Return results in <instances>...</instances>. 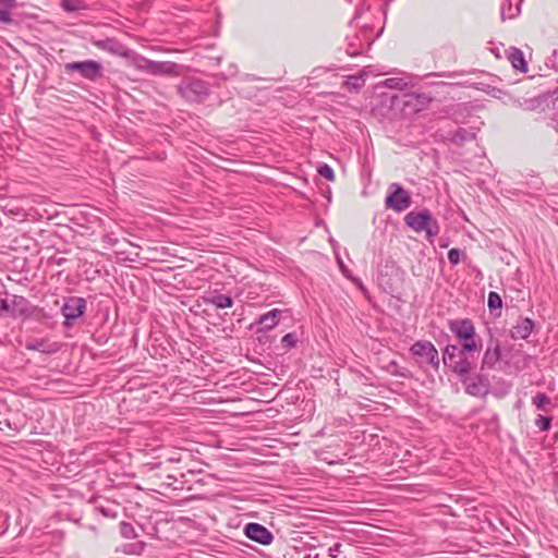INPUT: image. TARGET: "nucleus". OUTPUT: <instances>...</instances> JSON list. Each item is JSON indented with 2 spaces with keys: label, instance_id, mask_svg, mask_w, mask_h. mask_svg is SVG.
<instances>
[{
  "label": "nucleus",
  "instance_id": "obj_1",
  "mask_svg": "<svg viewBox=\"0 0 558 558\" xmlns=\"http://www.w3.org/2000/svg\"><path fill=\"white\" fill-rule=\"evenodd\" d=\"M481 348L470 344H447L441 352V361L450 372L458 375L462 383L466 381L468 376L475 368L476 355Z\"/></svg>",
  "mask_w": 558,
  "mask_h": 558
},
{
  "label": "nucleus",
  "instance_id": "obj_2",
  "mask_svg": "<svg viewBox=\"0 0 558 558\" xmlns=\"http://www.w3.org/2000/svg\"><path fill=\"white\" fill-rule=\"evenodd\" d=\"M404 222L415 232H425L429 242L438 235L440 231L439 223L428 209L421 211H410L404 217Z\"/></svg>",
  "mask_w": 558,
  "mask_h": 558
},
{
  "label": "nucleus",
  "instance_id": "obj_3",
  "mask_svg": "<svg viewBox=\"0 0 558 558\" xmlns=\"http://www.w3.org/2000/svg\"><path fill=\"white\" fill-rule=\"evenodd\" d=\"M449 330L454 335L459 344L481 348L482 340L477 336L473 322L469 318H458L448 322Z\"/></svg>",
  "mask_w": 558,
  "mask_h": 558
},
{
  "label": "nucleus",
  "instance_id": "obj_4",
  "mask_svg": "<svg viewBox=\"0 0 558 558\" xmlns=\"http://www.w3.org/2000/svg\"><path fill=\"white\" fill-rule=\"evenodd\" d=\"M411 206V195L398 183H391L385 198V207L396 213H402Z\"/></svg>",
  "mask_w": 558,
  "mask_h": 558
},
{
  "label": "nucleus",
  "instance_id": "obj_5",
  "mask_svg": "<svg viewBox=\"0 0 558 558\" xmlns=\"http://www.w3.org/2000/svg\"><path fill=\"white\" fill-rule=\"evenodd\" d=\"M410 352L412 355L420 357L422 363L428 364L435 372H438L440 357L436 347L430 341L418 340L414 342Z\"/></svg>",
  "mask_w": 558,
  "mask_h": 558
},
{
  "label": "nucleus",
  "instance_id": "obj_6",
  "mask_svg": "<svg viewBox=\"0 0 558 558\" xmlns=\"http://www.w3.org/2000/svg\"><path fill=\"white\" fill-rule=\"evenodd\" d=\"M102 64L95 60L74 61L64 64L65 73L77 72L83 78L96 81L102 76Z\"/></svg>",
  "mask_w": 558,
  "mask_h": 558
},
{
  "label": "nucleus",
  "instance_id": "obj_7",
  "mask_svg": "<svg viewBox=\"0 0 558 558\" xmlns=\"http://www.w3.org/2000/svg\"><path fill=\"white\" fill-rule=\"evenodd\" d=\"M183 98L192 102H202L209 95L207 83L201 80H191L179 87Z\"/></svg>",
  "mask_w": 558,
  "mask_h": 558
},
{
  "label": "nucleus",
  "instance_id": "obj_8",
  "mask_svg": "<svg viewBox=\"0 0 558 558\" xmlns=\"http://www.w3.org/2000/svg\"><path fill=\"white\" fill-rule=\"evenodd\" d=\"M86 300L80 296H70L65 300L61 307V313L64 316V326L70 327L72 323L84 315L86 311Z\"/></svg>",
  "mask_w": 558,
  "mask_h": 558
},
{
  "label": "nucleus",
  "instance_id": "obj_9",
  "mask_svg": "<svg viewBox=\"0 0 558 558\" xmlns=\"http://www.w3.org/2000/svg\"><path fill=\"white\" fill-rule=\"evenodd\" d=\"M244 534L250 539L262 545H269L274 539L272 533L267 527L254 522L247 523L245 525Z\"/></svg>",
  "mask_w": 558,
  "mask_h": 558
},
{
  "label": "nucleus",
  "instance_id": "obj_10",
  "mask_svg": "<svg viewBox=\"0 0 558 558\" xmlns=\"http://www.w3.org/2000/svg\"><path fill=\"white\" fill-rule=\"evenodd\" d=\"M501 359L500 344L496 340H490L482 359V369L493 368Z\"/></svg>",
  "mask_w": 558,
  "mask_h": 558
},
{
  "label": "nucleus",
  "instance_id": "obj_11",
  "mask_svg": "<svg viewBox=\"0 0 558 558\" xmlns=\"http://www.w3.org/2000/svg\"><path fill=\"white\" fill-rule=\"evenodd\" d=\"M282 315V311L279 308H274L263 315H260L257 319V324L262 325V328L258 331H269L274 329L280 322Z\"/></svg>",
  "mask_w": 558,
  "mask_h": 558
},
{
  "label": "nucleus",
  "instance_id": "obj_12",
  "mask_svg": "<svg viewBox=\"0 0 558 558\" xmlns=\"http://www.w3.org/2000/svg\"><path fill=\"white\" fill-rule=\"evenodd\" d=\"M534 328V322L531 318H520L510 330L512 339H526Z\"/></svg>",
  "mask_w": 558,
  "mask_h": 558
},
{
  "label": "nucleus",
  "instance_id": "obj_13",
  "mask_svg": "<svg viewBox=\"0 0 558 558\" xmlns=\"http://www.w3.org/2000/svg\"><path fill=\"white\" fill-rule=\"evenodd\" d=\"M94 45L105 51H108L112 54L121 56V57H128V49L123 47L119 41L114 39H105V40H97L94 43Z\"/></svg>",
  "mask_w": 558,
  "mask_h": 558
},
{
  "label": "nucleus",
  "instance_id": "obj_14",
  "mask_svg": "<svg viewBox=\"0 0 558 558\" xmlns=\"http://www.w3.org/2000/svg\"><path fill=\"white\" fill-rule=\"evenodd\" d=\"M151 75H178L177 71V63L170 62V61H154L153 64H150Z\"/></svg>",
  "mask_w": 558,
  "mask_h": 558
},
{
  "label": "nucleus",
  "instance_id": "obj_15",
  "mask_svg": "<svg viewBox=\"0 0 558 558\" xmlns=\"http://www.w3.org/2000/svg\"><path fill=\"white\" fill-rule=\"evenodd\" d=\"M507 57H508V60L510 61L511 65L515 70H519L521 72H526L527 71V64L525 62L523 52L520 49L511 47L507 51Z\"/></svg>",
  "mask_w": 558,
  "mask_h": 558
},
{
  "label": "nucleus",
  "instance_id": "obj_16",
  "mask_svg": "<svg viewBox=\"0 0 558 558\" xmlns=\"http://www.w3.org/2000/svg\"><path fill=\"white\" fill-rule=\"evenodd\" d=\"M464 384L465 392L470 396L482 397L487 392V386L485 385L484 380L480 377L471 380H469L468 377Z\"/></svg>",
  "mask_w": 558,
  "mask_h": 558
},
{
  "label": "nucleus",
  "instance_id": "obj_17",
  "mask_svg": "<svg viewBox=\"0 0 558 558\" xmlns=\"http://www.w3.org/2000/svg\"><path fill=\"white\" fill-rule=\"evenodd\" d=\"M447 138L451 141L453 144L462 145L465 142H471L472 140H474L475 133L473 132V130L459 128L456 131L449 133Z\"/></svg>",
  "mask_w": 558,
  "mask_h": 558
},
{
  "label": "nucleus",
  "instance_id": "obj_18",
  "mask_svg": "<svg viewBox=\"0 0 558 558\" xmlns=\"http://www.w3.org/2000/svg\"><path fill=\"white\" fill-rule=\"evenodd\" d=\"M25 348L41 353H53L57 351L54 344H50L44 339H32L25 343Z\"/></svg>",
  "mask_w": 558,
  "mask_h": 558
},
{
  "label": "nucleus",
  "instance_id": "obj_19",
  "mask_svg": "<svg viewBox=\"0 0 558 558\" xmlns=\"http://www.w3.org/2000/svg\"><path fill=\"white\" fill-rule=\"evenodd\" d=\"M28 314V301L24 296L15 295L11 302V315L23 316Z\"/></svg>",
  "mask_w": 558,
  "mask_h": 558
},
{
  "label": "nucleus",
  "instance_id": "obj_20",
  "mask_svg": "<svg viewBox=\"0 0 558 558\" xmlns=\"http://www.w3.org/2000/svg\"><path fill=\"white\" fill-rule=\"evenodd\" d=\"M206 304H211L217 308H228L233 305V300L229 295L217 294L204 299Z\"/></svg>",
  "mask_w": 558,
  "mask_h": 558
},
{
  "label": "nucleus",
  "instance_id": "obj_21",
  "mask_svg": "<svg viewBox=\"0 0 558 558\" xmlns=\"http://www.w3.org/2000/svg\"><path fill=\"white\" fill-rule=\"evenodd\" d=\"M532 404L542 412H548L554 407L550 398L544 392L536 393L532 398Z\"/></svg>",
  "mask_w": 558,
  "mask_h": 558
},
{
  "label": "nucleus",
  "instance_id": "obj_22",
  "mask_svg": "<svg viewBox=\"0 0 558 558\" xmlns=\"http://www.w3.org/2000/svg\"><path fill=\"white\" fill-rule=\"evenodd\" d=\"M519 13V8H513L511 2L502 3L500 8L501 20L513 19Z\"/></svg>",
  "mask_w": 558,
  "mask_h": 558
},
{
  "label": "nucleus",
  "instance_id": "obj_23",
  "mask_svg": "<svg viewBox=\"0 0 558 558\" xmlns=\"http://www.w3.org/2000/svg\"><path fill=\"white\" fill-rule=\"evenodd\" d=\"M120 533L121 536L126 539H133L137 537V533L135 532L133 524L129 522L123 521L120 523Z\"/></svg>",
  "mask_w": 558,
  "mask_h": 558
},
{
  "label": "nucleus",
  "instance_id": "obj_24",
  "mask_svg": "<svg viewBox=\"0 0 558 558\" xmlns=\"http://www.w3.org/2000/svg\"><path fill=\"white\" fill-rule=\"evenodd\" d=\"M487 303L490 312H494L496 310L500 311L502 307V300L500 295L494 291L488 293Z\"/></svg>",
  "mask_w": 558,
  "mask_h": 558
},
{
  "label": "nucleus",
  "instance_id": "obj_25",
  "mask_svg": "<svg viewBox=\"0 0 558 558\" xmlns=\"http://www.w3.org/2000/svg\"><path fill=\"white\" fill-rule=\"evenodd\" d=\"M61 8L66 12H75L84 9L85 5L80 0H62Z\"/></svg>",
  "mask_w": 558,
  "mask_h": 558
},
{
  "label": "nucleus",
  "instance_id": "obj_26",
  "mask_svg": "<svg viewBox=\"0 0 558 558\" xmlns=\"http://www.w3.org/2000/svg\"><path fill=\"white\" fill-rule=\"evenodd\" d=\"M551 416L538 414L534 421V424L541 432H547L551 427Z\"/></svg>",
  "mask_w": 558,
  "mask_h": 558
},
{
  "label": "nucleus",
  "instance_id": "obj_27",
  "mask_svg": "<svg viewBox=\"0 0 558 558\" xmlns=\"http://www.w3.org/2000/svg\"><path fill=\"white\" fill-rule=\"evenodd\" d=\"M388 372L395 376L408 378L410 377V372L407 368H402L398 365L396 361H391L388 365Z\"/></svg>",
  "mask_w": 558,
  "mask_h": 558
},
{
  "label": "nucleus",
  "instance_id": "obj_28",
  "mask_svg": "<svg viewBox=\"0 0 558 558\" xmlns=\"http://www.w3.org/2000/svg\"><path fill=\"white\" fill-rule=\"evenodd\" d=\"M134 64L137 70L149 74L151 70L150 64H153V60H149L145 57H138L135 59Z\"/></svg>",
  "mask_w": 558,
  "mask_h": 558
},
{
  "label": "nucleus",
  "instance_id": "obj_29",
  "mask_svg": "<svg viewBox=\"0 0 558 558\" xmlns=\"http://www.w3.org/2000/svg\"><path fill=\"white\" fill-rule=\"evenodd\" d=\"M365 71H361L356 75H351L348 78V84L354 88H361L365 83Z\"/></svg>",
  "mask_w": 558,
  "mask_h": 558
},
{
  "label": "nucleus",
  "instance_id": "obj_30",
  "mask_svg": "<svg viewBox=\"0 0 558 558\" xmlns=\"http://www.w3.org/2000/svg\"><path fill=\"white\" fill-rule=\"evenodd\" d=\"M317 172L320 177L325 178L328 181L335 180V172L330 166L327 163H323L317 168Z\"/></svg>",
  "mask_w": 558,
  "mask_h": 558
},
{
  "label": "nucleus",
  "instance_id": "obj_31",
  "mask_svg": "<svg viewBox=\"0 0 558 558\" xmlns=\"http://www.w3.org/2000/svg\"><path fill=\"white\" fill-rule=\"evenodd\" d=\"M463 252L460 248L453 247L448 252V259L451 265L456 266L460 263Z\"/></svg>",
  "mask_w": 558,
  "mask_h": 558
},
{
  "label": "nucleus",
  "instance_id": "obj_32",
  "mask_svg": "<svg viewBox=\"0 0 558 558\" xmlns=\"http://www.w3.org/2000/svg\"><path fill=\"white\" fill-rule=\"evenodd\" d=\"M144 548H145V543L137 542V543L128 545L124 551L126 554L141 555L144 551Z\"/></svg>",
  "mask_w": 558,
  "mask_h": 558
},
{
  "label": "nucleus",
  "instance_id": "obj_33",
  "mask_svg": "<svg viewBox=\"0 0 558 558\" xmlns=\"http://www.w3.org/2000/svg\"><path fill=\"white\" fill-rule=\"evenodd\" d=\"M385 85L389 88H401L404 83L401 78H388L385 81Z\"/></svg>",
  "mask_w": 558,
  "mask_h": 558
},
{
  "label": "nucleus",
  "instance_id": "obj_34",
  "mask_svg": "<svg viewBox=\"0 0 558 558\" xmlns=\"http://www.w3.org/2000/svg\"><path fill=\"white\" fill-rule=\"evenodd\" d=\"M281 342H282L283 344H286L287 347L292 348V347H294V345H295V343H296V338H295L294 333H291V332H290V333H287V335H284V336L282 337Z\"/></svg>",
  "mask_w": 558,
  "mask_h": 558
},
{
  "label": "nucleus",
  "instance_id": "obj_35",
  "mask_svg": "<svg viewBox=\"0 0 558 558\" xmlns=\"http://www.w3.org/2000/svg\"><path fill=\"white\" fill-rule=\"evenodd\" d=\"M0 22L3 24H10L12 22L11 13L7 10L0 9Z\"/></svg>",
  "mask_w": 558,
  "mask_h": 558
},
{
  "label": "nucleus",
  "instance_id": "obj_36",
  "mask_svg": "<svg viewBox=\"0 0 558 558\" xmlns=\"http://www.w3.org/2000/svg\"><path fill=\"white\" fill-rule=\"evenodd\" d=\"M341 544L340 543H336L333 544L330 548H329V556L331 558H337L338 554L341 551Z\"/></svg>",
  "mask_w": 558,
  "mask_h": 558
},
{
  "label": "nucleus",
  "instance_id": "obj_37",
  "mask_svg": "<svg viewBox=\"0 0 558 558\" xmlns=\"http://www.w3.org/2000/svg\"><path fill=\"white\" fill-rule=\"evenodd\" d=\"M0 308L4 312H11V303H9L8 300L2 299L0 300Z\"/></svg>",
  "mask_w": 558,
  "mask_h": 558
},
{
  "label": "nucleus",
  "instance_id": "obj_38",
  "mask_svg": "<svg viewBox=\"0 0 558 558\" xmlns=\"http://www.w3.org/2000/svg\"><path fill=\"white\" fill-rule=\"evenodd\" d=\"M0 4L7 7L8 9H13L16 7V0H0Z\"/></svg>",
  "mask_w": 558,
  "mask_h": 558
},
{
  "label": "nucleus",
  "instance_id": "obj_39",
  "mask_svg": "<svg viewBox=\"0 0 558 558\" xmlns=\"http://www.w3.org/2000/svg\"><path fill=\"white\" fill-rule=\"evenodd\" d=\"M303 558H320L318 554L315 555H305Z\"/></svg>",
  "mask_w": 558,
  "mask_h": 558
},
{
  "label": "nucleus",
  "instance_id": "obj_40",
  "mask_svg": "<svg viewBox=\"0 0 558 558\" xmlns=\"http://www.w3.org/2000/svg\"><path fill=\"white\" fill-rule=\"evenodd\" d=\"M513 105H514V106H519V107H521V106H522V105H521V102H520V100H517V99H515V100H513Z\"/></svg>",
  "mask_w": 558,
  "mask_h": 558
}]
</instances>
